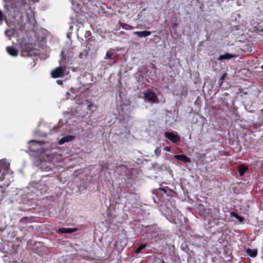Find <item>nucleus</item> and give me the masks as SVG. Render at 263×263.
I'll return each instance as SVG.
<instances>
[{
    "mask_svg": "<svg viewBox=\"0 0 263 263\" xmlns=\"http://www.w3.org/2000/svg\"><path fill=\"white\" fill-rule=\"evenodd\" d=\"M22 48L21 55L23 57H37V54L33 52L31 47L32 44L27 42L25 40L22 41L20 43Z\"/></svg>",
    "mask_w": 263,
    "mask_h": 263,
    "instance_id": "obj_1",
    "label": "nucleus"
},
{
    "mask_svg": "<svg viewBox=\"0 0 263 263\" xmlns=\"http://www.w3.org/2000/svg\"><path fill=\"white\" fill-rule=\"evenodd\" d=\"M73 47L71 46L68 47L67 49H63L62 51L60 57L61 60L60 63L61 64L62 63H68L71 60L74 55L73 52Z\"/></svg>",
    "mask_w": 263,
    "mask_h": 263,
    "instance_id": "obj_2",
    "label": "nucleus"
},
{
    "mask_svg": "<svg viewBox=\"0 0 263 263\" xmlns=\"http://www.w3.org/2000/svg\"><path fill=\"white\" fill-rule=\"evenodd\" d=\"M10 163L4 160H0V181L5 179V176L7 174H12L9 172Z\"/></svg>",
    "mask_w": 263,
    "mask_h": 263,
    "instance_id": "obj_3",
    "label": "nucleus"
},
{
    "mask_svg": "<svg viewBox=\"0 0 263 263\" xmlns=\"http://www.w3.org/2000/svg\"><path fill=\"white\" fill-rule=\"evenodd\" d=\"M37 167L42 171L48 172L52 168L53 164L49 161L43 160L41 159H37L36 161Z\"/></svg>",
    "mask_w": 263,
    "mask_h": 263,
    "instance_id": "obj_4",
    "label": "nucleus"
},
{
    "mask_svg": "<svg viewBox=\"0 0 263 263\" xmlns=\"http://www.w3.org/2000/svg\"><path fill=\"white\" fill-rule=\"evenodd\" d=\"M27 10V11L26 12V15L28 18V21L29 23L31 24H34V23L35 22V15L34 13V12L31 10L30 7L29 6V5L26 4V7H22V8L20 9V11H21V13L22 14L23 10ZM22 15V14H21ZM21 17H22V15L20 16Z\"/></svg>",
    "mask_w": 263,
    "mask_h": 263,
    "instance_id": "obj_5",
    "label": "nucleus"
},
{
    "mask_svg": "<svg viewBox=\"0 0 263 263\" xmlns=\"http://www.w3.org/2000/svg\"><path fill=\"white\" fill-rule=\"evenodd\" d=\"M11 7L14 9V11L20 12V9L22 7L26 6V0H10Z\"/></svg>",
    "mask_w": 263,
    "mask_h": 263,
    "instance_id": "obj_6",
    "label": "nucleus"
},
{
    "mask_svg": "<svg viewBox=\"0 0 263 263\" xmlns=\"http://www.w3.org/2000/svg\"><path fill=\"white\" fill-rule=\"evenodd\" d=\"M66 70L65 66H59L54 70L51 72L52 77L54 78H57L59 77H63L64 75V72Z\"/></svg>",
    "mask_w": 263,
    "mask_h": 263,
    "instance_id": "obj_7",
    "label": "nucleus"
},
{
    "mask_svg": "<svg viewBox=\"0 0 263 263\" xmlns=\"http://www.w3.org/2000/svg\"><path fill=\"white\" fill-rule=\"evenodd\" d=\"M145 98L149 102L153 103H157L158 102V99L154 92L151 90H148L144 93Z\"/></svg>",
    "mask_w": 263,
    "mask_h": 263,
    "instance_id": "obj_8",
    "label": "nucleus"
},
{
    "mask_svg": "<svg viewBox=\"0 0 263 263\" xmlns=\"http://www.w3.org/2000/svg\"><path fill=\"white\" fill-rule=\"evenodd\" d=\"M28 144H30L29 146V149L30 151L39 153V147H40V142L36 140H30L28 141Z\"/></svg>",
    "mask_w": 263,
    "mask_h": 263,
    "instance_id": "obj_9",
    "label": "nucleus"
},
{
    "mask_svg": "<svg viewBox=\"0 0 263 263\" xmlns=\"http://www.w3.org/2000/svg\"><path fill=\"white\" fill-rule=\"evenodd\" d=\"M48 184V181L42 179L36 183L35 187L41 191V193H43L46 191Z\"/></svg>",
    "mask_w": 263,
    "mask_h": 263,
    "instance_id": "obj_10",
    "label": "nucleus"
},
{
    "mask_svg": "<svg viewBox=\"0 0 263 263\" xmlns=\"http://www.w3.org/2000/svg\"><path fill=\"white\" fill-rule=\"evenodd\" d=\"M164 135L165 137L173 143H175L180 141V137L172 133L165 132Z\"/></svg>",
    "mask_w": 263,
    "mask_h": 263,
    "instance_id": "obj_11",
    "label": "nucleus"
},
{
    "mask_svg": "<svg viewBox=\"0 0 263 263\" xmlns=\"http://www.w3.org/2000/svg\"><path fill=\"white\" fill-rule=\"evenodd\" d=\"M75 138V136L73 135H66L59 140V145H63L65 143L69 142L73 140Z\"/></svg>",
    "mask_w": 263,
    "mask_h": 263,
    "instance_id": "obj_12",
    "label": "nucleus"
},
{
    "mask_svg": "<svg viewBox=\"0 0 263 263\" xmlns=\"http://www.w3.org/2000/svg\"><path fill=\"white\" fill-rule=\"evenodd\" d=\"M115 55L110 53L109 52H107L106 53V55L105 57V60H108L107 62L108 64L111 66L113 64L115 63Z\"/></svg>",
    "mask_w": 263,
    "mask_h": 263,
    "instance_id": "obj_13",
    "label": "nucleus"
},
{
    "mask_svg": "<svg viewBox=\"0 0 263 263\" xmlns=\"http://www.w3.org/2000/svg\"><path fill=\"white\" fill-rule=\"evenodd\" d=\"M134 35H137L140 38L146 37L151 34V32L149 31H135L134 32Z\"/></svg>",
    "mask_w": 263,
    "mask_h": 263,
    "instance_id": "obj_14",
    "label": "nucleus"
},
{
    "mask_svg": "<svg viewBox=\"0 0 263 263\" xmlns=\"http://www.w3.org/2000/svg\"><path fill=\"white\" fill-rule=\"evenodd\" d=\"M77 230L76 228H62L58 229L57 232L60 233H71L74 232Z\"/></svg>",
    "mask_w": 263,
    "mask_h": 263,
    "instance_id": "obj_15",
    "label": "nucleus"
},
{
    "mask_svg": "<svg viewBox=\"0 0 263 263\" xmlns=\"http://www.w3.org/2000/svg\"><path fill=\"white\" fill-rule=\"evenodd\" d=\"M7 53L12 56L16 57L18 54V51L14 47L12 46H8L6 48Z\"/></svg>",
    "mask_w": 263,
    "mask_h": 263,
    "instance_id": "obj_16",
    "label": "nucleus"
},
{
    "mask_svg": "<svg viewBox=\"0 0 263 263\" xmlns=\"http://www.w3.org/2000/svg\"><path fill=\"white\" fill-rule=\"evenodd\" d=\"M174 158L178 160L182 161L184 162H190V159L186 156L185 155H176L174 156Z\"/></svg>",
    "mask_w": 263,
    "mask_h": 263,
    "instance_id": "obj_17",
    "label": "nucleus"
},
{
    "mask_svg": "<svg viewBox=\"0 0 263 263\" xmlns=\"http://www.w3.org/2000/svg\"><path fill=\"white\" fill-rule=\"evenodd\" d=\"M247 254L252 257H255L257 254V249H251L248 248L246 250Z\"/></svg>",
    "mask_w": 263,
    "mask_h": 263,
    "instance_id": "obj_18",
    "label": "nucleus"
},
{
    "mask_svg": "<svg viewBox=\"0 0 263 263\" xmlns=\"http://www.w3.org/2000/svg\"><path fill=\"white\" fill-rule=\"evenodd\" d=\"M119 25L120 27L122 28V29L126 30H131L134 29V27L130 25L126 24V23H123L119 22Z\"/></svg>",
    "mask_w": 263,
    "mask_h": 263,
    "instance_id": "obj_19",
    "label": "nucleus"
},
{
    "mask_svg": "<svg viewBox=\"0 0 263 263\" xmlns=\"http://www.w3.org/2000/svg\"><path fill=\"white\" fill-rule=\"evenodd\" d=\"M85 104L87 106V108L88 110L91 111H93L95 110L96 106L92 102H89L88 100H86L85 102Z\"/></svg>",
    "mask_w": 263,
    "mask_h": 263,
    "instance_id": "obj_20",
    "label": "nucleus"
},
{
    "mask_svg": "<svg viewBox=\"0 0 263 263\" xmlns=\"http://www.w3.org/2000/svg\"><path fill=\"white\" fill-rule=\"evenodd\" d=\"M234 56L229 54V53H226L224 54H222V55H220L218 58V60H219V61H222V60H229V59H230L232 58H233Z\"/></svg>",
    "mask_w": 263,
    "mask_h": 263,
    "instance_id": "obj_21",
    "label": "nucleus"
},
{
    "mask_svg": "<svg viewBox=\"0 0 263 263\" xmlns=\"http://www.w3.org/2000/svg\"><path fill=\"white\" fill-rule=\"evenodd\" d=\"M248 170V167L244 165H241L239 167V169H238V172H239V175L240 176H242L245 172L247 171Z\"/></svg>",
    "mask_w": 263,
    "mask_h": 263,
    "instance_id": "obj_22",
    "label": "nucleus"
},
{
    "mask_svg": "<svg viewBox=\"0 0 263 263\" xmlns=\"http://www.w3.org/2000/svg\"><path fill=\"white\" fill-rule=\"evenodd\" d=\"M88 54V50L87 49H85L82 52L79 54V58L81 59H85Z\"/></svg>",
    "mask_w": 263,
    "mask_h": 263,
    "instance_id": "obj_23",
    "label": "nucleus"
},
{
    "mask_svg": "<svg viewBox=\"0 0 263 263\" xmlns=\"http://www.w3.org/2000/svg\"><path fill=\"white\" fill-rule=\"evenodd\" d=\"M146 247V244L144 243L140 245L136 250V252L137 253H139L141 252L142 250H143Z\"/></svg>",
    "mask_w": 263,
    "mask_h": 263,
    "instance_id": "obj_24",
    "label": "nucleus"
},
{
    "mask_svg": "<svg viewBox=\"0 0 263 263\" xmlns=\"http://www.w3.org/2000/svg\"><path fill=\"white\" fill-rule=\"evenodd\" d=\"M4 20H6V17L0 10V25L3 24Z\"/></svg>",
    "mask_w": 263,
    "mask_h": 263,
    "instance_id": "obj_25",
    "label": "nucleus"
},
{
    "mask_svg": "<svg viewBox=\"0 0 263 263\" xmlns=\"http://www.w3.org/2000/svg\"><path fill=\"white\" fill-rule=\"evenodd\" d=\"M29 198H30L29 197H28L26 195H25V197L24 198H23L22 200L19 201V202L20 203H22L23 204H26V203H27V202L29 200Z\"/></svg>",
    "mask_w": 263,
    "mask_h": 263,
    "instance_id": "obj_26",
    "label": "nucleus"
},
{
    "mask_svg": "<svg viewBox=\"0 0 263 263\" xmlns=\"http://www.w3.org/2000/svg\"><path fill=\"white\" fill-rule=\"evenodd\" d=\"M28 218L26 216L23 217L20 220V222L21 223H26L28 220Z\"/></svg>",
    "mask_w": 263,
    "mask_h": 263,
    "instance_id": "obj_27",
    "label": "nucleus"
},
{
    "mask_svg": "<svg viewBox=\"0 0 263 263\" xmlns=\"http://www.w3.org/2000/svg\"><path fill=\"white\" fill-rule=\"evenodd\" d=\"M155 153L157 156H159L161 153L160 148L159 147H157L155 150Z\"/></svg>",
    "mask_w": 263,
    "mask_h": 263,
    "instance_id": "obj_28",
    "label": "nucleus"
},
{
    "mask_svg": "<svg viewBox=\"0 0 263 263\" xmlns=\"http://www.w3.org/2000/svg\"><path fill=\"white\" fill-rule=\"evenodd\" d=\"M107 168L114 170L116 172V171H117L118 166H116L115 167H111L110 165H108L107 166Z\"/></svg>",
    "mask_w": 263,
    "mask_h": 263,
    "instance_id": "obj_29",
    "label": "nucleus"
},
{
    "mask_svg": "<svg viewBox=\"0 0 263 263\" xmlns=\"http://www.w3.org/2000/svg\"><path fill=\"white\" fill-rule=\"evenodd\" d=\"M231 216L233 217H234L235 218L237 219V218L238 217V215L235 212H231V214H230Z\"/></svg>",
    "mask_w": 263,
    "mask_h": 263,
    "instance_id": "obj_30",
    "label": "nucleus"
},
{
    "mask_svg": "<svg viewBox=\"0 0 263 263\" xmlns=\"http://www.w3.org/2000/svg\"><path fill=\"white\" fill-rule=\"evenodd\" d=\"M237 219H238L240 222H243L244 220L243 218L239 216H238V217L237 218Z\"/></svg>",
    "mask_w": 263,
    "mask_h": 263,
    "instance_id": "obj_31",
    "label": "nucleus"
},
{
    "mask_svg": "<svg viewBox=\"0 0 263 263\" xmlns=\"http://www.w3.org/2000/svg\"><path fill=\"white\" fill-rule=\"evenodd\" d=\"M164 151H167V152H171V147H168V146L165 147L164 148Z\"/></svg>",
    "mask_w": 263,
    "mask_h": 263,
    "instance_id": "obj_32",
    "label": "nucleus"
},
{
    "mask_svg": "<svg viewBox=\"0 0 263 263\" xmlns=\"http://www.w3.org/2000/svg\"><path fill=\"white\" fill-rule=\"evenodd\" d=\"M57 83L59 84V85H62L63 84V82L62 81L60 80H58L57 81Z\"/></svg>",
    "mask_w": 263,
    "mask_h": 263,
    "instance_id": "obj_33",
    "label": "nucleus"
},
{
    "mask_svg": "<svg viewBox=\"0 0 263 263\" xmlns=\"http://www.w3.org/2000/svg\"><path fill=\"white\" fill-rule=\"evenodd\" d=\"M9 33H10V31L9 30H7V31H5V34L7 36H10V34H9Z\"/></svg>",
    "mask_w": 263,
    "mask_h": 263,
    "instance_id": "obj_34",
    "label": "nucleus"
},
{
    "mask_svg": "<svg viewBox=\"0 0 263 263\" xmlns=\"http://www.w3.org/2000/svg\"><path fill=\"white\" fill-rule=\"evenodd\" d=\"M5 9H6V11H9V6H8V5H6L5 6Z\"/></svg>",
    "mask_w": 263,
    "mask_h": 263,
    "instance_id": "obj_35",
    "label": "nucleus"
},
{
    "mask_svg": "<svg viewBox=\"0 0 263 263\" xmlns=\"http://www.w3.org/2000/svg\"><path fill=\"white\" fill-rule=\"evenodd\" d=\"M160 190H161V191H163L165 193H166L167 191H166V190L164 188H159Z\"/></svg>",
    "mask_w": 263,
    "mask_h": 263,
    "instance_id": "obj_36",
    "label": "nucleus"
},
{
    "mask_svg": "<svg viewBox=\"0 0 263 263\" xmlns=\"http://www.w3.org/2000/svg\"><path fill=\"white\" fill-rule=\"evenodd\" d=\"M160 190H161V191H163L165 193H166L167 191H166V190L164 188H159Z\"/></svg>",
    "mask_w": 263,
    "mask_h": 263,
    "instance_id": "obj_37",
    "label": "nucleus"
},
{
    "mask_svg": "<svg viewBox=\"0 0 263 263\" xmlns=\"http://www.w3.org/2000/svg\"><path fill=\"white\" fill-rule=\"evenodd\" d=\"M4 195H2V196L0 197V201L4 199Z\"/></svg>",
    "mask_w": 263,
    "mask_h": 263,
    "instance_id": "obj_38",
    "label": "nucleus"
},
{
    "mask_svg": "<svg viewBox=\"0 0 263 263\" xmlns=\"http://www.w3.org/2000/svg\"><path fill=\"white\" fill-rule=\"evenodd\" d=\"M1 192L3 194L4 193V190L3 189H1Z\"/></svg>",
    "mask_w": 263,
    "mask_h": 263,
    "instance_id": "obj_39",
    "label": "nucleus"
},
{
    "mask_svg": "<svg viewBox=\"0 0 263 263\" xmlns=\"http://www.w3.org/2000/svg\"><path fill=\"white\" fill-rule=\"evenodd\" d=\"M262 69H263V65L261 66V67H260Z\"/></svg>",
    "mask_w": 263,
    "mask_h": 263,
    "instance_id": "obj_40",
    "label": "nucleus"
},
{
    "mask_svg": "<svg viewBox=\"0 0 263 263\" xmlns=\"http://www.w3.org/2000/svg\"><path fill=\"white\" fill-rule=\"evenodd\" d=\"M121 167H124V166H123V165H121Z\"/></svg>",
    "mask_w": 263,
    "mask_h": 263,
    "instance_id": "obj_41",
    "label": "nucleus"
},
{
    "mask_svg": "<svg viewBox=\"0 0 263 263\" xmlns=\"http://www.w3.org/2000/svg\"><path fill=\"white\" fill-rule=\"evenodd\" d=\"M151 238V237H148L147 238V239H150Z\"/></svg>",
    "mask_w": 263,
    "mask_h": 263,
    "instance_id": "obj_42",
    "label": "nucleus"
}]
</instances>
